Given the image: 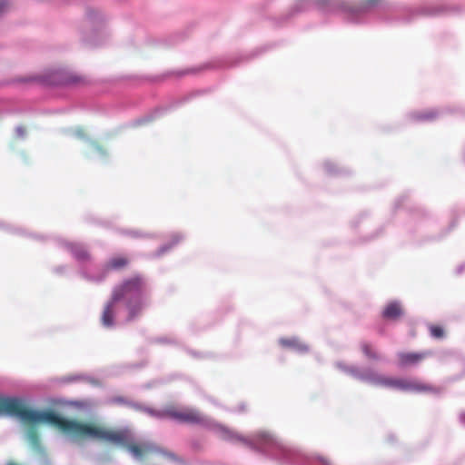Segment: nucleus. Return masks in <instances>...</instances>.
Wrapping results in <instances>:
<instances>
[{"label": "nucleus", "instance_id": "8", "mask_svg": "<svg viewBox=\"0 0 465 465\" xmlns=\"http://www.w3.org/2000/svg\"><path fill=\"white\" fill-rule=\"evenodd\" d=\"M425 357V353L399 352V366L407 367L418 364Z\"/></svg>", "mask_w": 465, "mask_h": 465}, {"label": "nucleus", "instance_id": "26", "mask_svg": "<svg viewBox=\"0 0 465 465\" xmlns=\"http://www.w3.org/2000/svg\"><path fill=\"white\" fill-rule=\"evenodd\" d=\"M161 342H165V339H160L159 340Z\"/></svg>", "mask_w": 465, "mask_h": 465}, {"label": "nucleus", "instance_id": "6", "mask_svg": "<svg viewBox=\"0 0 465 465\" xmlns=\"http://www.w3.org/2000/svg\"><path fill=\"white\" fill-rule=\"evenodd\" d=\"M59 244L70 252L73 257L80 263L79 274L87 282H100L107 275L105 267L96 268L91 260V256L85 247L80 243L60 241Z\"/></svg>", "mask_w": 465, "mask_h": 465}, {"label": "nucleus", "instance_id": "5", "mask_svg": "<svg viewBox=\"0 0 465 465\" xmlns=\"http://www.w3.org/2000/svg\"><path fill=\"white\" fill-rule=\"evenodd\" d=\"M380 0H367L356 5L345 0H297L299 11L317 9L324 14H341L347 20L360 23L361 16L378 5Z\"/></svg>", "mask_w": 465, "mask_h": 465}, {"label": "nucleus", "instance_id": "11", "mask_svg": "<svg viewBox=\"0 0 465 465\" xmlns=\"http://www.w3.org/2000/svg\"><path fill=\"white\" fill-rule=\"evenodd\" d=\"M128 264V259L124 256H115L111 258L104 265L107 272L109 271H118Z\"/></svg>", "mask_w": 465, "mask_h": 465}, {"label": "nucleus", "instance_id": "24", "mask_svg": "<svg viewBox=\"0 0 465 465\" xmlns=\"http://www.w3.org/2000/svg\"><path fill=\"white\" fill-rule=\"evenodd\" d=\"M114 402H123V399L122 398H116L114 400Z\"/></svg>", "mask_w": 465, "mask_h": 465}, {"label": "nucleus", "instance_id": "3", "mask_svg": "<svg viewBox=\"0 0 465 465\" xmlns=\"http://www.w3.org/2000/svg\"><path fill=\"white\" fill-rule=\"evenodd\" d=\"M124 304L128 311L127 321H133L147 305V285L143 278L134 276L114 287L112 300L105 305L101 317L105 328L114 326L117 303Z\"/></svg>", "mask_w": 465, "mask_h": 465}, {"label": "nucleus", "instance_id": "10", "mask_svg": "<svg viewBox=\"0 0 465 465\" xmlns=\"http://www.w3.org/2000/svg\"><path fill=\"white\" fill-rule=\"evenodd\" d=\"M402 313L401 306L398 302H390L384 309L382 315L386 319L394 320Z\"/></svg>", "mask_w": 465, "mask_h": 465}, {"label": "nucleus", "instance_id": "25", "mask_svg": "<svg viewBox=\"0 0 465 465\" xmlns=\"http://www.w3.org/2000/svg\"><path fill=\"white\" fill-rule=\"evenodd\" d=\"M55 271H56L57 272H61V273H62V272H63V271H64V268H60V267H59V268H56V270H55Z\"/></svg>", "mask_w": 465, "mask_h": 465}, {"label": "nucleus", "instance_id": "22", "mask_svg": "<svg viewBox=\"0 0 465 465\" xmlns=\"http://www.w3.org/2000/svg\"><path fill=\"white\" fill-rule=\"evenodd\" d=\"M75 135L78 137H83L82 130L80 128L75 130Z\"/></svg>", "mask_w": 465, "mask_h": 465}, {"label": "nucleus", "instance_id": "14", "mask_svg": "<svg viewBox=\"0 0 465 465\" xmlns=\"http://www.w3.org/2000/svg\"><path fill=\"white\" fill-rule=\"evenodd\" d=\"M26 440L27 441L29 442V444L34 448V449H38V438H37V434L36 432L33 430V429H30L27 432H26Z\"/></svg>", "mask_w": 465, "mask_h": 465}, {"label": "nucleus", "instance_id": "16", "mask_svg": "<svg viewBox=\"0 0 465 465\" xmlns=\"http://www.w3.org/2000/svg\"><path fill=\"white\" fill-rule=\"evenodd\" d=\"M430 335L434 338H441L443 336V330L439 326H431L430 328Z\"/></svg>", "mask_w": 465, "mask_h": 465}, {"label": "nucleus", "instance_id": "9", "mask_svg": "<svg viewBox=\"0 0 465 465\" xmlns=\"http://www.w3.org/2000/svg\"><path fill=\"white\" fill-rule=\"evenodd\" d=\"M184 239V235L182 232H173L170 236V242L162 244L157 252H155L156 257H160L166 252H170L174 246L181 242Z\"/></svg>", "mask_w": 465, "mask_h": 465}, {"label": "nucleus", "instance_id": "2", "mask_svg": "<svg viewBox=\"0 0 465 465\" xmlns=\"http://www.w3.org/2000/svg\"><path fill=\"white\" fill-rule=\"evenodd\" d=\"M2 414L17 417L25 423L54 426L72 440L91 439L108 441V430L103 428L64 419L53 411L27 409L25 401L18 398L0 396V415Z\"/></svg>", "mask_w": 465, "mask_h": 465}, {"label": "nucleus", "instance_id": "19", "mask_svg": "<svg viewBox=\"0 0 465 465\" xmlns=\"http://www.w3.org/2000/svg\"><path fill=\"white\" fill-rule=\"evenodd\" d=\"M91 148L94 151V153H95L98 156L102 157L104 155L103 150L99 146H97L96 144L92 143H91Z\"/></svg>", "mask_w": 465, "mask_h": 465}, {"label": "nucleus", "instance_id": "15", "mask_svg": "<svg viewBox=\"0 0 465 465\" xmlns=\"http://www.w3.org/2000/svg\"><path fill=\"white\" fill-rule=\"evenodd\" d=\"M323 169L327 174H335L338 172L336 164L331 161H325L323 163Z\"/></svg>", "mask_w": 465, "mask_h": 465}, {"label": "nucleus", "instance_id": "13", "mask_svg": "<svg viewBox=\"0 0 465 465\" xmlns=\"http://www.w3.org/2000/svg\"><path fill=\"white\" fill-rule=\"evenodd\" d=\"M361 351L363 352V354L371 359V360H381V357L380 355L372 349L371 345L369 344V343H362L361 344Z\"/></svg>", "mask_w": 465, "mask_h": 465}, {"label": "nucleus", "instance_id": "4", "mask_svg": "<svg viewBox=\"0 0 465 465\" xmlns=\"http://www.w3.org/2000/svg\"><path fill=\"white\" fill-rule=\"evenodd\" d=\"M338 370L352 378L373 386L384 387L407 392H428L434 389L416 379L394 378L382 375L370 367L361 368L355 365H348L342 361H337Z\"/></svg>", "mask_w": 465, "mask_h": 465}, {"label": "nucleus", "instance_id": "23", "mask_svg": "<svg viewBox=\"0 0 465 465\" xmlns=\"http://www.w3.org/2000/svg\"><path fill=\"white\" fill-rule=\"evenodd\" d=\"M320 461L323 464V465H331L329 463V461L327 460H325L324 458H320Z\"/></svg>", "mask_w": 465, "mask_h": 465}, {"label": "nucleus", "instance_id": "21", "mask_svg": "<svg viewBox=\"0 0 465 465\" xmlns=\"http://www.w3.org/2000/svg\"><path fill=\"white\" fill-rule=\"evenodd\" d=\"M460 422H461L462 424H464V425H465V412H461V413L460 414Z\"/></svg>", "mask_w": 465, "mask_h": 465}, {"label": "nucleus", "instance_id": "1", "mask_svg": "<svg viewBox=\"0 0 465 465\" xmlns=\"http://www.w3.org/2000/svg\"><path fill=\"white\" fill-rule=\"evenodd\" d=\"M134 408L136 410H141L148 415L157 419L169 418L178 422L192 424L199 423L210 426L217 434V436L222 440L230 441L232 443H241L251 449L257 450L265 453H270V450H272L273 452L271 453V455L273 456V458L282 460V463L292 465L302 464L300 462L302 454L299 451L288 448L279 440L266 431H261L254 438L251 439L243 437L230 430L229 428L224 427L223 425L213 421L211 422L194 409H183L179 411L168 409L165 411H155L148 407L142 408L138 404H134Z\"/></svg>", "mask_w": 465, "mask_h": 465}, {"label": "nucleus", "instance_id": "20", "mask_svg": "<svg viewBox=\"0 0 465 465\" xmlns=\"http://www.w3.org/2000/svg\"><path fill=\"white\" fill-rule=\"evenodd\" d=\"M16 135L23 138L25 136V130L22 126H17L15 129Z\"/></svg>", "mask_w": 465, "mask_h": 465}, {"label": "nucleus", "instance_id": "7", "mask_svg": "<svg viewBox=\"0 0 465 465\" xmlns=\"http://www.w3.org/2000/svg\"><path fill=\"white\" fill-rule=\"evenodd\" d=\"M279 343L283 348L289 349L297 353L302 354V353H306L309 351V346L307 344H305L304 342L301 341L296 337L281 338L279 340Z\"/></svg>", "mask_w": 465, "mask_h": 465}, {"label": "nucleus", "instance_id": "12", "mask_svg": "<svg viewBox=\"0 0 465 465\" xmlns=\"http://www.w3.org/2000/svg\"><path fill=\"white\" fill-rule=\"evenodd\" d=\"M438 111L435 109H428L422 112H416L412 114V117L418 122H430L438 116Z\"/></svg>", "mask_w": 465, "mask_h": 465}, {"label": "nucleus", "instance_id": "18", "mask_svg": "<svg viewBox=\"0 0 465 465\" xmlns=\"http://www.w3.org/2000/svg\"><path fill=\"white\" fill-rule=\"evenodd\" d=\"M124 233L134 238H140L145 236V234L142 233L139 231H126Z\"/></svg>", "mask_w": 465, "mask_h": 465}, {"label": "nucleus", "instance_id": "17", "mask_svg": "<svg viewBox=\"0 0 465 465\" xmlns=\"http://www.w3.org/2000/svg\"><path fill=\"white\" fill-rule=\"evenodd\" d=\"M9 8V3L7 0H0V15L5 13Z\"/></svg>", "mask_w": 465, "mask_h": 465}]
</instances>
